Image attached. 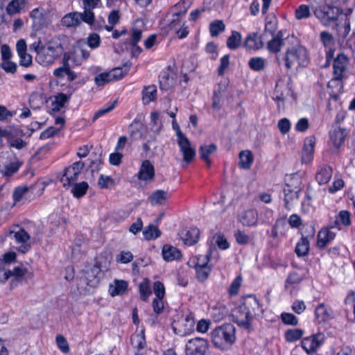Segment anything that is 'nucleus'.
Wrapping results in <instances>:
<instances>
[{"label":"nucleus","mask_w":355,"mask_h":355,"mask_svg":"<svg viewBox=\"0 0 355 355\" xmlns=\"http://www.w3.org/2000/svg\"><path fill=\"white\" fill-rule=\"evenodd\" d=\"M258 312H262L259 300L255 295H248L242 298L241 304L233 311V320L239 327L250 330Z\"/></svg>","instance_id":"f257e3e1"},{"label":"nucleus","mask_w":355,"mask_h":355,"mask_svg":"<svg viewBox=\"0 0 355 355\" xmlns=\"http://www.w3.org/2000/svg\"><path fill=\"white\" fill-rule=\"evenodd\" d=\"M314 15L324 26L334 25L342 37H345L350 32L349 19L340 11L338 6H322L314 10Z\"/></svg>","instance_id":"f03ea898"},{"label":"nucleus","mask_w":355,"mask_h":355,"mask_svg":"<svg viewBox=\"0 0 355 355\" xmlns=\"http://www.w3.org/2000/svg\"><path fill=\"white\" fill-rule=\"evenodd\" d=\"M211 339L216 348L227 349L235 342V328L230 323L218 326L211 332Z\"/></svg>","instance_id":"7ed1b4c3"},{"label":"nucleus","mask_w":355,"mask_h":355,"mask_svg":"<svg viewBox=\"0 0 355 355\" xmlns=\"http://www.w3.org/2000/svg\"><path fill=\"white\" fill-rule=\"evenodd\" d=\"M301 184L302 180L297 174L293 173L286 175L283 191L284 206L286 209L290 210L297 202L301 191Z\"/></svg>","instance_id":"20e7f679"},{"label":"nucleus","mask_w":355,"mask_h":355,"mask_svg":"<svg viewBox=\"0 0 355 355\" xmlns=\"http://www.w3.org/2000/svg\"><path fill=\"white\" fill-rule=\"evenodd\" d=\"M28 269L21 266H15L10 270L5 263L0 262V284H5L10 279L9 286L12 289L22 284L26 279Z\"/></svg>","instance_id":"39448f33"},{"label":"nucleus","mask_w":355,"mask_h":355,"mask_svg":"<svg viewBox=\"0 0 355 355\" xmlns=\"http://www.w3.org/2000/svg\"><path fill=\"white\" fill-rule=\"evenodd\" d=\"M85 167L83 161H76L57 174V179L65 189H70L77 182Z\"/></svg>","instance_id":"423d86ee"},{"label":"nucleus","mask_w":355,"mask_h":355,"mask_svg":"<svg viewBox=\"0 0 355 355\" xmlns=\"http://www.w3.org/2000/svg\"><path fill=\"white\" fill-rule=\"evenodd\" d=\"M283 60L287 69L295 65L304 67L308 64L307 51L300 45L288 48Z\"/></svg>","instance_id":"0eeeda50"},{"label":"nucleus","mask_w":355,"mask_h":355,"mask_svg":"<svg viewBox=\"0 0 355 355\" xmlns=\"http://www.w3.org/2000/svg\"><path fill=\"white\" fill-rule=\"evenodd\" d=\"M173 129L178 137V144L183 155V159L187 163H190L195 157L196 150L191 147V143L187 137L181 131L176 119L172 121Z\"/></svg>","instance_id":"6e6552de"},{"label":"nucleus","mask_w":355,"mask_h":355,"mask_svg":"<svg viewBox=\"0 0 355 355\" xmlns=\"http://www.w3.org/2000/svg\"><path fill=\"white\" fill-rule=\"evenodd\" d=\"M190 6L189 0H181L173 6V12L171 15V19L167 24L168 28L170 31H175L178 29V27L183 24V19L184 18L188 9Z\"/></svg>","instance_id":"1a4fd4ad"},{"label":"nucleus","mask_w":355,"mask_h":355,"mask_svg":"<svg viewBox=\"0 0 355 355\" xmlns=\"http://www.w3.org/2000/svg\"><path fill=\"white\" fill-rule=\"evenodd\" d=\"M63 49L60 44L56 45L49 44L42 49L39 56H36V60L42 65L46 66L52 64L61 54Z\"/></svg>","instance_id":"9d476101"},{"label":"nucleus","mask_w":355,"mask_h":355,"mask_svg":"<svg viewBox=\"0 0 355 355\" xmlns=\"http://www.w3.org/2000/svg\"><path fill=\"white\" fill-rule=\"evenodd\" d=\"M209 348L207 339L196 337L189 339L185 345V355H206Z\"/></svg>","instance_id":"9b49d317"},{"label":"nucleus","mask_w":355,"mask_h":355,"mask_svg":"<svg viewBox=\"0 0 355 355\" xmlns=\"http://www.w3.org/2000/svg\"><path fill=\"white\" fill-rule=\"evenodd\" d=\"M288 96L295 98V94L289 84H277L272 99L276 103L277 110H284L285 101Z\"/></svg>","instance_id":"f8f14e48"},{"label":"nucleus","mask_w":355,"mask_h":355,"mask_svg":"<svg viewBox=\"0 0 355 355\" xmlns=\"http://www.w3.org/2000/svg\"><path fill=\"white\" fill-rule=\"evenodd\" d=\"M30 17L33 20V28L35 31H41L47 27L49 24L48 12L42 7L34 8L31 12Z\"/></svg>","instance_id":"ddd939ff"},{"label":"nucleus","mask_w":355,"mask_h":355,"mask_svg":"<svg viewBox=\"0 0 355 355\" xmlns=\"http://www.w3.org/2000/svg\"><path fill=\"white\" fill-rule=\"evenodd\" d=\"M67 93L60 92L54 96V99L51 103L53 112H60L69 102L75 89L71 85L67 86Z\"/></svg>","instance_id":"4468645a"},{"label":"nucleus","mask_w":355,"mask_h":355,"mask_svg":"<svg viewBox=\"0 0 355 355\" xmlns=\"http://www.w3.org/2000/svg\"><path fill=\"white\" fill-rule=\"evenodd\" d=\"M137 177L139 180L144 182H150L155 178V167L150 160L145 159L141 162Z\"/></svg>","instance_id":"2eb2a0df"},{"label":"nucleus","mask_w":355,"mask_h":355,"mask_svg":"<svg viewBox=\"0 0 355 355\" xmlns=\"http://www.w3.org/2000/svg\"><path fill=\"white\" fill-rule=\"evenodd\" d=\"M181 325V329L176 334L180 336H186L191 334L195 327V315L191 311H189L178 322Z\"/></svg>","instance_id":"dca6fc26"},{"label":"nucleus","mask_w":355,"mask_h":355,"mask_svg":"<svg viewBox=\"0 0 355 355\" xmlns=\"http://www.w3.org/2000/svg\"><path fill=\"white\" fill-rule=\"evenodd\" d=\"M238 221L243 226L253 227L258 222V212L255 209H248L241 212L237 216Z\"/></svg>","instance_id":"f3484780"},{"label":"nucleus","mask_w":355,"mask_h":355,"mask_svg":"<svg viewBox=\"0 0 355 355\" xmlns=\"http://www.w3.org/2000/svg\"><path fill=\"white\" fill-rule=\"evenodd\" d=\"M347 65V58L343 54H338L334 60V80H340L343 77L344 72Z\"/></svg>","instance_id":"a211bd4d"},{"label":"nucleus","mask_w":355,"mask_h":355,"mask_svg":"<svg viewBox=\"0 0 355 355\" xmlns=\"http://www.w3.org/2000/svg\"><path fill=\"white\" fill-rule=\"evenodd\" d=\"M8 136H6L8 144L11 148H15L17 150H21L26 146L27 143L22 139L18 137V136H22L24 135L23 131L19 129H15L10 130Z\"/></svg>","instance_id":"6ab92c4d"},{"label":"nucleus","mask_w":355,"mask_h":355,"mask_svg":"<svg viewBox=\"0 0 355 355\" xmlns=\"http://www.w3.org/2000/svg\"><path fill=\"white\" fill-rule=\"evenodd\" d=\"M284 33L283 31L280 30L277 31L276 35H272L271 40H270L266 44L267 50L273 54H278L284 45V41L283 39Z\"/></svg>","instance_id":"aec40b11"},{"label":"nucleus","mask_w":355,"mask_h":355,"mask_svg":"<svg viewBox=\"0 0 355 355\" xmlns=\"http://www.w3.org/2000/svg\"><path fill=\"white\" fill-rule=\"evenodd\" d=\"M130 343L136 350L135 355H144L141 351L147 347L145 331L143 329L140 332L132 335Z\"/></svg>","instance_id":"412c9836"},{"label":"nucleus","mask_w":355,"mask_h":355,"mask_svg":"<svg viewBox=\"0 0 355 355\" xmlns=\"http://www.w3.org/2000/svg\"><path fill=\"white\" fill-rule=\"evenodd\" d=\"M173 73V68L171 65H168L159 74V87L162 90H168L173 86V78L172 73Z\"/></svg>","instance_id":"4be33fe9"},{"label":"nucleus","mask_w":355,"mask_h":355,"mask_svg":"<svg viewBox=\"0 0 355 355\" xmlns=\"http://www.w3.org/2000/svg\"><path fill=\"white\" fill-rule=\"evenodd\" d=\"M181 239L184 244L191 246L195 245L200 238V230L197 227H191L182 231Z\"/></svg>","instance_id":"5701e85b"},{"label":"nucleus","mask_w":355,"mask_h":355,"mask_svg":"<svg viewBox=\"0 0 355 355\" xmlns=\"http://www.w3.org/2000/svg\"><path fill=\"white\" fill-rule=\"evenodd\" d=\"M330 139L333 145L336 148H340L343 144L347 136L345 129L340 128L337 125L332 126L329 132Z\"/></svg>","instance_id":"b1692460"},{"label":"nucleus","mask_w":355,"mask_h":355,"mask_svg":"<svg viewBox=\"0 0 355 355\" xmlns=\"http://www.w3.org/2000/svg\"><path fill=\"white\" fill-rule=\"evenodd\" d=\"M206 261L202 264L196 263L194 266L196 278L200 282H205L209 277L211 272V267L208 265L209 261V255H206Z\"/></svg>","instance_id":"393cba45"},{"label":"nucleus","mask_w":355,"mask_h":355,"mask_svg":"<svg viewBox=\"0 0 355 355\" xmlns=\"http://www.w3.org/2000/svg\"><path fill=\"white\" fill-rule=\"evenodd\" d=\"M333 169L330 166L323 165L318 168L315 174V180L320 185L327 184L331 179Z\"/></svg>","instance_id":"a878e982"},{"label":"nucleus","mask_w":355,"mask_h":355,"mask_svg":"<svg viewBox=\"0 0 355 355\" xmlns=\"http://www.w3.org/2000/svg\"><path fill=\"white\" fill-rule=\"evenodd\" d=\"M216 150L217 146L215 144H204L200 146L198 150L200 157L206 163L207 168H210L212 164L211 160L209 158L210 155L216 152Z\"/></svg>","instance_id":"bb28decb"},{"label":"nucleus","mask_w":355,"mask_h":355,"mask_svg":"<svg viewBox=\"0 0 355 355\" xmlns=\"http://www.w3.org/2000/svg\"><path fill=\"white\" fill-rule=\"evenodd\" d=\"M243 46L246 49L256 51L263 46V42L257 33H250L245 37Z\"/></svg>","instance_id":"cd10ccee"},{"label":"nucleus","mask_w":355,"mask_h":355,"mask_svg":"<svg viewBox=\"0 0 355 355\" xmlns=\"http://www.w3.org/2000/svg\"><path fill=\"white\" fill-rule=\"evenodd\" d=\"M162 254L163 259L166 261H173L182 257V253L177 248L166 244L162 247Z\"/></svg>","instance_id":"c85d7f7f"},{"label":"nucleus","mask_w":355,"mask_h":355,"mask_svg":"<svg viewBox=\"0 0 355 355\" xmlns=\"http://www.w3.org/2000/svg\"><path fill=\"white\" fill-rule=\"evenodd\" d=\"M114 284L109 286V293L112 297L123 295L128 289V282L123 279H115Z\"/></svg>","instance_id":"c756f323"},{"label":"nucleus","mask_w":355,"mask_h":355,"mask_svg":"<svg viewBox=\"0 0 355 355\" xmlns=\"http://www.w3.org/2000/svg\"><path fill=\"white\" fill-rule=\"evenodd\" d=\"M315 317L318 322H326L331 318V311L324 304H320L315 309Z\"/></svg>","instance_id":"7c9ffc66"},{"label":"nucleus","mask_w":355,"mask_h":355,"mask_svg":"<svg viewBox=\"0 0 355 355\" xmlns=\"http://www.w3.org/2000/svg\"><path fill=\"white\" fill-rule=\"evenodd\" d=\"M334 238L335 234L329 228H323L318 232L317 246L319 248H324Z\"/></svg>","instance_id":"2f4dec72"},{"label":"nucleus","mask_w":355,"mask_h":355,"mask_svg":"<svg viewBox=\"0 0 355 355\" xmlns=\"http://www.w3.org/2000/svg\"><path fill=\"white\" fill-rule=\"evenodd\" d=\"M157 90L155 85L145 86L142 90V101L144 104L147 105L157 99Z\"/></svg>","instance_id":"473e14b6"},{"label":"nucleus","mask_w":355,"mask_h":355,"mask_svg":"<svg viewBox=\"0 0 355 355\" xmlns=\"http://www.w3.org/2000/svg\"><path fill=\"white\" fill-rule=\"evenodd\" d=\"M254 157L250 150H242L239 153V166L243 169H250L253 164Z\"/></svg>","instance_id":"72a5a7b5"},{"label":"nucleus","mask_w":355,"mask_h":355,"mask_svg":"<svg viewBox=\"0 0 355 355\" xmlns=\"http://www.w3.org/2000/svg\"><path fill=\"white\" fill-rule=\"evenodd\" d=\"M80 23V15L78 12H69L65 15L61 19L62 25L68 28L76 27Z\"/></svg>","instance_id":"f704fd0d"},{"label":"nucleus","mask_w":355,"mask_h":355,"mask_svg":"<svg viewBox=\"0 0 355 355\" xmlns=\"http://www.w3.org/2000/svg\"><path fill=\"white\" fill-rule=\"evenodd\" d=\"M266 24L264 31L270 33L271 35H276L278 28V19L273 13L269 14L266 17Z\"/></svg>","instance_id":"c9c22d12"},{"label":"nucleus","mask_w":355,"mask_h":355,"mask_svg":"<svg viewBox=\"0 0 355 355\" xmlns=\"http://www.w3.org/2000/svg\"><path fill=\"white\" fill-rule=\"evenodd\" d=\"M71 60V53L69 52H65L63 54L61 64L62 65L58 68H56L53 71V75L59 78H64V73L62 72L70 69L71 67L69 64V60Z\"/></svg>","instance_id":"e433bc0d"},{"label":"nucleus","mask_w":355,"mask_h":355,"mask_svg":"<svg viewBox=\"0 0 355 355\" xmlns=\"http://www.w3.org/2000/svg\"><path fill=\"white\" fill-rule=\"evenodd\" d=\"M131 67V64L126 62L122 67L114 68L112 71H109L113 81L119 80L124 78L129 72Z\"/></svg>","instance_id":"4c0bfd02"},{"label":"nucleus","mask_w":355,"mask_h":355,"mask_svg":"<svg viewBox=\"0 0 355 355\" xmlns=\"http://www.w3.org/2000/svg\"><path fill=\"white\" fill-rule=\"evenodd\" d=\"M71 188L73 196L76 198H80L86 195L89 189V184L85 181L79 183L75 182Z\"/></svg>","instance_id":"58836bf2"},{"label":"nucleus","mask_w":355,"mask_h":355,"mask_svg":"<svg viewBox=\"0 0 355 355\" xmlns=\"http://www.w3.org/2000/svg\"><path fill=\"white\" fill-rule=\"evenodd\" d=\"M139 293L140 300L147 302L152 294V289L148 279L145 278L139 285Z\"/></svg>","instance_id":"ea45409f"},{"label":"nucleus","mask_w":355,"mask_h":355,"mask_svg":"<svg viewBox=\"0 0 355 355\" xmlns=\"http://www.w3.org/2000/svg\"><path fill=\"white\" fill-rule=\"evenodd\" d=\"M301 281L302 278L297 272H293L289 273L285 282V290L292 293L293 289Z\"/></svg>","instance_id":"a19ab883"},{"label":"nucleus","mask_w":355,"mask_h":355,"mask_svg":"<svg viewBox=\"0 0 355 355\" xmlns=\"http://www.w3.org/2000/svg\"><path fill=\"white\" fill-rule=\"evenodd\" d=\"M304 334L302 329H288L285 331L284 336L287 343H295L300 340Z\"/></svg>","instance_id":"79ce46f5"},{"label":"nucleus","mask_w":355,"mask_h":355,"mask_svg":"<svg viewBox=\"0 0 355 355\" xmlns=\"http://www.w3.org/2000/svg\"><path fill=\"white\" fill-rule=\"evenodd\" d=\"M80 21H83L85 23L89 24L91 28H94L95 30H101L102 29L101 26H96L95 24V15L93 12V10H87L84 9V12L83 13H80Z\"/></svg>","instance_id":"37998d69"},{"label":"nucleus","mask_w":355,"mask_h":355,"mask_svg":"<svg viewBox=\"0 0 355 355\" xmlns=\"http://www.w3.org/2000/svg\"><path fill=\"white\" fill-rule=\"evenodd\" d=\"M167 200V193L162 189L153 191L148 197V200L152 205H164Z\"/></svg>","instance_id":"c03bdc74"},{"label":"nucleus","mask_w":355,"mask_h":355,"mask_svg":"<svg viewBox=\"0 0 355 355\" xmlns=\"http://www.w3.org/2000/svg\"><path fill=\"white\" fill-rule=\"evenodd\" d=\"M25 4V0H12L6 6V12L10 15L19 13L24 8Z\"/></svg>","instance_id":"a18cd8bd"},{"label":"nucleus","mask_w":355,"mask_h":355,"mask_svg":"<svg viewBox=\"0 0 355 355\" xmlns=\"http://www.w3.org/2000/svg\"><path fill=\"white\" fill-rule=\"evenodd\" d=\"M241 34L236 31H232L230 36L227 40V46L231 50L238 49L241 44Z\"/></svg>","instance_id":"49530a36"},{"label":"nucleus","mask_w":355,"mask_h":355,"mask_svg":"<svg viewBox=\"0 0 355 355\" xmlns=\"http://www.w3.org/2000/svg\"><path fill=\"white\" fill-rule=\"evenodd\" d=\"M162 234L159 228L154 225L146 226L143 230V235L146 240L150 241L159 238Z\"/></svg>","instance_id":"de8ad7c7"},{"label":"nucleus","mask_w":355,"mask_h":355,"mask_svg":"<svg viewBox=\"0 0 355 355\" xmlns=\"http://www.w3.org/2000/svg\"><path fill=\"white\" fill-rule=\"evenodd\" d=\"M309 250V241L307 237L302 236L297 243L295 252L298 257H303L308 254Z\"/></svg>","instance_id":"09e8293b"},{"label":"nucleus","mask_w":355,"mask_h":355,"mask_svg":"<svg viewBox=\"0 0 355 355\" xmlns=\"http://www.w3.org/2000/svg\"><path fill=\"white\" fill-rule=\"evenodd\" d=\"M301 162L302 164L311 163V138L306 137L302 149Z\"/></svg>","instance_id":"8fccbe9b"},{"label":"nucleus","mask_w":355,"mask_h":355,"mask_svg":"<svg viewBox=\"0 0 355 355\" xmlns=\"http://www.w3.org/2000/svg\"><path fill=\"white\" fill-rule=\"evenodd\" d=\"M209 33L211 37H217L225 29V25L223 20L216 19L209 24Z\"/></svg>","instance_id":"3c124183"},{"label":"nucleus","mask_w":355,"mask_h":355,"mask_svg":"<svg viewBox=\"0 0 355 355\" xmlns=\"http://www.w3.org/2000/svg\"><path fill=\"white\" fill-rule=\"evenodd\" d=\"M248 66L254 71H261L266 67V60L261 57H252L248 61Z\"/></svg>","instance_id":"603ef678"},{"label":"nucleus","mask_w":355,"mask_h":355,"mask_svg":"<svg viewBox=\"0 0 355 355\" xmlns=\"http://www.w3.org/2000/svg\"><path fill=\"white\" fill-rule=\"evenodd\" d=\"M117 103V101L115 100L110 104H107L104 107L98 110L94 114L92 121V122H95L100 117L105 115L106 114L110 112L114 108L116 107Z\"/></svg>","instance_id":"864d4df0"},{"label":"nucleus","mask_w":355,"mask_h":355,"mask_svg":"<svg viewBox=\"0 0 355 355\" xmlns=\"http://www.w3.org/2000/svg\"><path fill=\"white\" fill-rule=\"evenodd\" d=\"M282 322L287 326H297L299 323L298 318L293 313L282 312L280 315Z\"/></svg>","instance_id":"5fc2aeb1"},{"label":"nucleus","mask_w":355,"mask_h":355,"mask_svg":"<svg viewBox=\"0 0 355 355\" xmlns=\"http://www.w3.org/2000/svg\"><path fill=\"white\" fill-rule=\"evenodd\" d=\"M22 165V162L16 160L11 162L9 164L5 165L4 169L2 171L5 176H12L16 173Z\"/></svg>","instance_id":"6e6d98bb"},{"label":"nucleus","mask_w":355,"mask_h":355,"mask_svg":"<svg viewBox=\"0 0 355 355\" xmlns=\"http://www.w3.org/2000/svg\"><path fill=\"white\" fill-rule=\"evenodd\" d=\"M353 0H332L333 6H338L340 11L347 17L352 12V8L347 6Z\"/></svg>","instance_id":"4d7b16f0"},{"label":"nucleus","mask_w":355,"mask_h":355,"mask_svg":"<svg viewBox=\"0 0 355 355\" xmlns=\"http://www.w3.org/2000/svg\"><path fill=\"white\" fill-rule=\"evenodd\" d=\"M114 184L115 181L111 176L105 175L103 174L100 175L98 180V186L100 189H107Z\"/></svg>","instance_id":"13d9d810"},{"label":"nucleus","mask_w":355,"mask_h":355,"mask_svg":"<svg viewBox=\"0 0 355 355\" xmlns=\"http://www.w3.org/2000/svg\"><path fill=\"white\" fill-rule=\"evenodd\" d=\"M228 314V311L224 305L216 306L212 310V318L216 321L223 320Z\"/></svg>","instance_id":"bf43d9fd"},{"label":"nucleus","mask_w":355,"mask_h":355,"mask_svg":"<svg viewBox=\"0 0 355 355\" xmlns=\"http://www.w3.org/2000/svg\"><path fill=\"white\" fill-rule=\"evenodd\" d=\"M153 293L155 295L154 298L164 299L166 295V289L164 284L157 280L153 282Z\"/></svg>","instance_id":"052dcab7"},{"label":"nucleus","mask_w":355,"mask_h":355,"mask_svg":"<svg viewBox=\"0 0 355 355\" xmlns=\"http://www.w3.org/2000/svg\"><path fill=\"white\" fill-rule=\"evenodd\" d=\"M133 259L134 255L130 251L122 250L116 256V261L123 264L130 263Z\"/></svg>","instance_id":"680f3d73"},{"label":"nucleus","mask_w":355,"mask_h":355,"mask_svg":"<svg viewBox=\"0 0 355 355\" xmlns=\"http://www.w3.org/2000/svg\"><path fill=\"white\" fill-rule=\"evenodd\" d=\"M242 283V277L241 276H236L232 282L229 288L228 294L230 296H235L238 294L240 287Z\"/></svg>","instance_id":"e2e57ef3"},{"label":"nucleus","mask_w":355,"mask_h":355,"mask_svg":"<svg viewBox=\"0 0 355 355\" xmlns=\"http://www.w3.org/2000/svg\"><path fill=\"white\" fill-rule=\"evenodd\" d=\"M109 72H103L96 76L94 78L95 84L98 86H104L107 83L113 81Z\"/></svg>","instance_id":"0e129e2a"},{"label":"nucleus","mask_w":355,"mask_h":355,"mask_svg":"<svg viewBox=\"0 0 355 355\" xmlns=\"http://www.w3.org/2000/svg\"><path fill=\"white\" fill-rule=\"evenodd\" d=\"M236 242L241 245H246L250 243V236L244 231L238 230L234 232Z\"/></svg>","instance_id":"69168bd1"},{"label":"nucleus","mask_w":355,"mask_h":355,"mask_svg":"<svg viewBox=\"0 0 355 355\" xmlns=\"http://www.w3.org/2000/svg\"><path fill=\"white\" fill-rule=\"evenodd\" d=\"M55 341L59 349L64 354L69 353L70 348L67 339L61 334H58L55 337Z\"/></svg>","instance_id":"338daca9"},{"label":"nucleus","mask_w":355,"mask_h":355,"mask_svg":"<svg viewBox=\"0 0 355 355\" xmlns=\"http://www.w3.org/2000/svg\"><path fill=\"white\" fill-rule=\"evenodd\" d=\"M14 237L18 243H26L31 239L30 234L23 227L15 232Z\"/></svg>","instance_id":"774afa93"}]
</instances>
